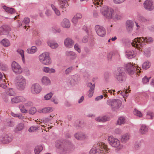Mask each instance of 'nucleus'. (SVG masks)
I'll return each mask as SVG.
<instances>
[{
    "label": "nucleus",
    "mask_w": 154,
    "mask_h": 154,
    "mask_svg": "<svg viewBox=\"0 0 154 154\" xmlns=\"http://www.w3.org/2000/svg\"><path fill=\"white\" fill-rule=\"evenodd\" d=\"M26 99L22 96H19L15 97L11 99L12 103H18L20 102H24Z\"/></svg>",
    "instance_id": "nucleus-16"
},
{
    "label": "nucleus",
    "mask_w": 154,
    "mask_h": 154,
    "mask_svg": "<svg viewBox=\"0 0 154 154\" xmlns=\"http://www.w3.org/2000/svg\"><path fill=\"white\" fill-rule=\"evenodd\" d=\"M13 137L10 134L6 133L3 134L0 137V141L4 143H7L11 142Z\"/></svg>",
    "instance_id": "nucleus-10"
},
{
    "label": "nucleus",
    "mask_w": 154,
    "mask_h": 154,
    "mask_svg": "<svg viewBox=\"0 0 154 154\" xmlns=\"http://www.w3.org/2000/svg\"><path fill=\"white\" fill-rule=\"evenodd\" d=\"M58 1L60 8L64 10L67 7V5H66L67 2L66 0H58Z\"/></svg>",
    "instance_id": "nucleus-32"
},
{
    "label": "nucleus",
    "mask_w": 154,
    "mask_h": 154,
    "mask_svg": "<svg viewBox=\"0 0 154 154\" xmlns=\"http://www.w3.org/2000/svg\"><path fill=\"white\" fill-rule=\"evenodd\" d=\"M21 112L23 113H26L27 112V110L25 109L24 106L23 105H20L19 106Z\"/></svg>",
    "instance_id": "nucleus-50"
},
{
    "label": "nucleus",
    "mask_w": 154,
    "mask_h": 154,
    "mask_svg": "<svg viewBox=\"0 0 154 154\" xmlns=\"http://www.w3.org/2000/svg\"><path fill=\"white\" fill-rule=\"evenodd\" d=\"M126 56L128 58H131L133 57L134 55V51L130 50H127L125 52Z\"/></svg>",
    "instance_id": "nucleus-31"
},
{
    "label": "nucleus",
    "mask_w": 154,
    "mask_h": 154,
    "mask_svg": "<svg viewBox=\"0 0 154 154\" xmlns=\"http://www.w3.org/2000/svg\"><path fill=\"white\" fill-rule=\"evenodd\" d=\"M80 80V76L77 74H75L71 76L69 79V83L71 85H73L78 83Z\"/></svg>",
    "instance_id": "nucleus-18"
},
{
    "label": "nucleus",
    "mask_w": 154,
    "mask_h": 154,
    "mask_svg": "<svg viewBox=\"0 0 154 154\" xmlns=\"http://www.w3.org/2000/svg\"><path fill=\"white\" fill-rule=\"evenodd\" d=\"M43 149V147L41 145L36 146L34 149L35 154H39Z\"/></svg>",
    "instance_id": "nucleus-35"
},
{
    "label": "nucleus",
    "mask_w": 154,
    "mask_h": 154,
    "mask_svg": "<svg viewBox=\"0 0 154 154\" xmlns=\"http://www.w3.org/2000/svg\"><path fill=\"white\" fill-rule=\"evenodd\" d=\"M73 69L72 66H70L67 68L65 70V73L67 75L70 73Z\"/></svg>",
    "instance_id": "nucleus-54"
},
{
    "label": "nucleus",
    "mask_w": 154,
    "mask_h": 154,
    "mask_svg": "<svg viewBox=\"0 0 154 154\" xmlns=\"http://www.w3.org/2000/svg\"><path fill=\"white\" fill-rule=\"evenodd\" d=\"M125 123V119L124 117H121L119 118L117 123L119 125L123 124Z\"/></svg>",
    "instance_id": "nucleus-41"
},
{
    "label": "nucleus",
    "mask_w": 154,
    "mask_h": 154,
    "mask_svg": "<svg viewBox=\"0 0 154 154\" xmlns=\"http://www.w3.org/2000/svg\"><path fill=\"white\" fill-rule=\"evenodd\" d=\"M150 65L151 64L150 62L148 61H146L143 63L142 67L143 69H147L150 67Z\"/></svg>",
    "instance_id": "nucleus-43"
},
{
    "label": "nucleus",
    "mask_w": 154,
    "mask_h": 154,
    "mask_svg": "<svg viewBox=\"0 0 154 154\" xmlns=\"http://www.w3.org/2000/svg\"><path fill=\"white\" fill-rule=\"evenodd\" d=\"M53 111L52 108L50 107H45L42 109H39L38 112L39 113H48Z\"/></svg>",
    "instance_id": "nucleus-24"
},
{
    "label": "nucleus",
    "mask_w": 154,
    "mask_h": 154,
    "mask_svg": "<svg viewBox=\"0 0 154 154\" xmlns=\"http://www.w3.org/2000/svg\"><path fill=\"white\" fill-rule=\"evenodd\" d=\"M51 100L55 104H57L58 103L57 100L55 97H53L51 99Z\"/></svg>",
    "instance_id": "nucleus-64"
},
{
    "label": "nucleus",
    "mask_w": 154,
    "mask_h": 154,
    "mask_svg": "<svg viewBox=\"0 0 154 154\" xmlns=\"http://www.w3.org/2000/svg\"><path fill=\"white\" fill-rule=\"evenodd\" d=\"M148 130V127L145 125H142L139 129V131L140 133L145 134L147 132Z\"/></svg>",
    "instance_id": "nucleus-27"
},
{
    "label": "nucleus",
    "mask_w": 154,
    "mask_h": 154,
    "mask_svg": "<svg viewBox=\"0 0 154 154\" xmlns=\"http://www.w3.org/2000/svg\"><path fill=\"white\" fill-rule=\"evenodd\" d=\"M42 90L41 86L38 83L33 84L31 87L30 91L31 93L37 94L39 93Z\"/></svg>",
    "instance_id": "nucleus-11"
},
{
    "label": "nucleus",
    "mask_w": 154,
    "mask_h": 154,
    "mask_svg": "<svg viewBox=\"0 0 154 154\" xmlns=\"http://www.w3.org/2000/svg\"><path fill=\"white\" fill-rule=\"evenodd\" d=\"M144 7L146 10L152 11L154 9V5L152 0H146L143 3Z\"/></svg>",
    "instance_id": "nucleus-15"
},
{
    "label": "nucleus",
    "mask_w": 154,
    "mask_h": 154,
    "mask_svg": "<svg viewBox=\"0 0 154 154\" xmlns=\"http://www.w3.org/2000/svg\"><path fill=\"white\" fill-rule=\"evenodd\" d=\"M114 77L120 83L125 82L126 76L124 68H118L117 71L115 72Z\"/></svg>",
    "instance_id": "nucleus-4"
},
{
    "label": "nucleus",
    "mask_w": 154,
    "mask_h": 154,
    "mask_svg": "<svg viewBox=\"0 0 154 154\" xmlns=\"http://www.w3.org/2000/svg\"><path fill=\"white\" fill-rule=\"evenodd\" d=\"M95 29L97 34L99 36L103 37L105 35L106 30L103 26L97 25L95 27Z\"/></svg>",
    "instance_id": "nucleus-13"
},
{
    "label": "nucleus",
    "mask_w": 154,
    "mask_h": 154,
    "mask_svg": "<svg viewBox=\"0 0 154 154\" xmlns=\"http://www.w3.org/2000/svg\"><path fill=\"white\" fill-rule=\"evenodd\" d=\"M100 11L101 14L106 18L111 19L113 18V9L109 7L104 6L101 8Z\"/></svg>",
    "instance_id": "nucleus-8"
},
{
    "label": "nucleus",
    "mask_w": 154,
    "mask_h": 154,
    "mask_svg": "<svg viewBox=\"0 0 154 154\" xmlns=\"http://www.w3.org/2000/svg\"><path fill=\"white\" fill-rule=\"evenodd\" d=\"M30 21V19L29 18L26 17H25L23 21V22L26 25L28 24Z\"/></svg>",
    "instance_id": "nucleus-56"
},
{
    "label": "nucleus",
    "mask_w": 154,
    "mask_h": 154,
    "mask_svg": "<svg viewBox=\"0 0 154 154\" xmlns=\"http://www.w3.org/2000/svg\"><path fill=\"white\" fill-rule=\"evenodd\" d=\"M11 29L9 26L4 25L0 27V35H6L8 34Z\"/></svg>",
    "instance_id": "nucleus-17"
},
{
    "label": "nucleus",
    "mask_w": 154,
    "mask_h": 154,
    "mask_svg": "<svg viewBox=\"0 0 154 154\" xmlns=\"http://www.w3.org/2000/svg\"><path fill=\"white\" fill-rule=\"evenodd\" d=\"M42 70L44 72L48 73H54L55 72V69L53 68H50L49 67H44L42 68Z\"/></svg>",
    "instance_id": "nucleus-29"
},
{
    "label": "nucleus",
    "mask_w": 154,
    "mask_h": 154,
    "mask_svg": "<svg viewBox=\"0 0 154 154\" xmlns=\"http://www.w3.org/2000/svg\"><path fill=\"white\" fill-rule=\"evenodd\" d=\"M0 69L2 71H5L8 68L7 66L2 65L0 67Z\"/></svg>",
    "instance_id": "nucleus-63"
},
{
    "label": "nucleus",
    "mask_w": 154,
    "mask_h": 154,
    "mask_svg": "<svg viewBox=\"0 0 154 154\" xmlns=\"http://www.w3.org/2000/svg\"><path fill=\"white\" fill-rule=\"evenodd\" d=\"M88 41V36H85L84 37L82 40V42L85 43L87 42Z\"/></svg>",
    "instance_id": "nucleus-61"
},
{
    "label": "nucleus",
    "mask_w": 154,
    "mask_h": 154,
    "mask_svg": "<svg viewBox=\"0 0 154 154\" xmlns=\"http://www.w3.org/2000/svg\"><path fill=\"white\" fill-rule=\"evenodd\" d=\"M109 149L104 143L99 142L94 145L91 149L89 154H102L109 152Z\"/></svg>",
    "instance_id": "nucleus-2"
},
{
    "label": "nucleus",
    "mask_w": 154,
    "mask_h": 154,
    "mask_svg": "<svg viewBox=\"0 0 154 154\" xmlns=\"http://www.w3.org/2000/svg\"><path fill=\"white\" fill-rule=\"evenodd\" d=\"M130 139V135L129 134L126 133L124 134L122 136L121 141L123 143H126Z\"/></svg>",
    "instance_id": "nucleus-30"
},
{
    "label": "nucleus",
    "mask_w": 154,
    "mask_h": 154,
    "mask_svg": "<svg viewBox=\"0 0 154 154\" xmlns=\"http://www.w3.org/2000/svg\"><path fill=\"white\" fill-rule=\"evenodd\" d=\"M52 95L53 94L51 92H50L44 96L45 99L46 100L50 99L51 98Z\"/></svg>",
    "instance_id": "nucleus-51"
},
{
    "label": "nucleus",
    "mask_w": 154,
    "mask_h": 154,
    "mask_svg": "<svg viewBox=\"0 0 154 154\" xmlns=\"http://www.w3.org/2000/svg\"><path fill=\"white\" fill-rule=\"evenodd\" d=\"M41 82L42 84L45 85H50L51 83L50 79L46 76H44L42 77L41 79Z\"/></svg>",
    "instance_id": "nucleus-26"
},
{
    "label": "nucleus",
    "mask_w": 154,
    "mask_h": 154,
    "mask_svg": "<svg viewBox=\"0 0 154 154\" xmlns=\"http://www.w3.org/2000/svg\"><path fill=\"white\" fill-rule=\"evenodd\" d=\"M37 51V48L35 46H33L31 48H28L27 50L26 51L28 54H33Z\"/></svg>",
    "instance_id": "nucleus-36"
},
{
    "label": "nucleus",
    "mask_w": 154,
    "mask_h": 154,
    "mask_svg": "<svg viewBox=\"0 0 154 154\" xmlns=\"http://www.w3.org/2000/svg\"><path fill=\"white\" fill-rule=\"evenodd\" d=\"M74 42L71 38L68 37L64 41V44L66 47L68 48H71L74 44Z\"/></svg>",
    "instance_id": "nucleus-19"
},
{
    "label": "nucleus",
    "mask_w": 154,
    "mask_h": 154,
    "mask_svg": "<svg viewBox=\"0 0 154 154\" xmlns=\"http://www.w3.org/2000/svg\"><path fill=\"white\" fill-rule=\"evenodd\" d=\"M51 6L54 13L57 16H59L60 15V11L53 4H51Z\"/></svg>",
    "instance_id": "nucleus-40"
},
{
    "label": "nucleus",
    "mask_w": 154,
    "mask_h": 154,
    "mask_svg": "<svg viewBox=\"0 0 154 154\" xmlns=\"http://www.w3.org/2000/svg\"><path fill=\"white\" fill-rule=\"evenodd\" d=\"M36 112V109L35 107H33L31 108L29 110V113L30 114L33 115Z\"/></svg>",
    "instance_id": "nucleus-52"
},
{
    "label": "nucleus",
    "mask_w": 154,
    "mask_h": 154,
    "mask_svg": "<svg viewBox=\"0 0 154 154\" xmlns=\"http://www.w3.org/2000/svg\"><path fill=\"white\" fill-rule=\"evenodd\" d=\"M18 53H19L21 56L22 58V59L23 62L25 60L24 56V51L22 49H19L17 50Z\"/></svg>",
    "instance_id": "nucleus-45"
},
{
    "label": "nucleus",
    "mask_w": 154,
    "mask_h": 154,
    "mask_svg": "<svg viewBox=\"0 0 154 154\" xmlns=\"http://www.w3.org/2000/svg\"><path fill=\"white\" fill-rule=\"evenodd\" d=\"M5 92L6 94L10 96H13L15 94L14 89L12 88H9L6 89Z\"/></svg>",
    "instance_id": "nucleus-38"
},
{
    "label": "nucleus",
    "mask_w": 154,
    "mask_h": 154,
    "mask_svg": "<svg viewBox=\"0 0 154 154\" xmlns=\"http://www.w3.org/2000/svg\"><path fill=\"white\" fill-rule=\"evenodd\" d=\"M126 0H113V2L116 4H121Z\"/></svg>",
    "instance_id": "nucleus-57"
},
{
    "label": "nucleus",
    "mask_w": 154,
    "mask_h": 154,
    "mask_svg": "<svg viewBox=\"0 0 154 154\" xmlns=\"http://www.w3.org/2000/svg\"><path fill=\"white\" fill-rule=\"evenodd\" d=\"M48 45L52 48L55 49L57 48L58 44L56 42L48 41L47 42Z\"/></svg>",
    "instance_id": "nucleus-37"
},
{
    "label": "nucleus",
    "mask_w": 154,
    "mask_h": 154,
    "mask_svg": "<svg viewBox=\"0 0 154 154\" xmlns=\"http://www.w3.org/2000/svg\"><path fill=\"white\" fill-rule=\"evenodd\" d=\"M38 127H38V126H31L29 128L28 131L30 132H34L35 131L37 130Z\"/></svg>",
    "instance_id": "nucleus-48"
},
{
    "label": "nucleus",
    "mask_w": 154,
    "mask_h": 154,
    "mask_svg": "<svg viewBox=\"0 0 154 154\" xmlns=\"http://www.w3.org/2000/svg\"><path fill=\"white\" fill-rule=\"evenodd\" d=\"M3 8L6 12L11 14H13L16 11L15 9L14 8H9L5 5L3 6Z\"/></svg>",
    "instance_id": "nucleus-33"
},
{
    "label": "nucleus",
    "mask_w": 154,
    "mask_h": 154,
    "mask_svg": "<svg viewBox=\"0 0 154 154\" xmlns=\"http://www.w3.org/2000/svg\"><path fill=\"white\" fill-rule=\"evenodd\" d=\"M8 95L6 94V93H5L2 95V97L4 99V100L6 102H7L8 100Z\"/></svg>",
    "instance_id": "nucleus-58"
},
{
    "label": "nucleus",
    "mask_w": 154,
    "mask_h": 154,
    "mask_svg": "<svg viewBox=\"0 0 154 154\" xmlns=\"http://www.w3.org/2000/svg\"><path fill=\"white\" fill-rule=\"evenodd\" d=\"M50 30L54 33H60L61 32V30L60 29H57L56 27H51Z\"/></svg>",
    "instance_id": "nucleus-47"
},
{
    "label": "nucleus",
    "mask_w": 154,
    "mask_h": 154,
    "mask_svg": "<svg viewBox=\"0 0 154 154\" xmlns=\"http://www.w3.org/2000/svg\"><path fill=\"white\" fill-rule=\"evenodd\" d=\"M1 43V44L5 47H7L10 45L9 41L6 38L3 39Z\"/></svg>",
    "instance_id": "nucleus-34"
},
{
    "label": "nucleus",
    "mask_w": 154,
    "mask_h": 154,
    "mask_svg": "<svg viewBox=\"0 0 154 154\" xmlns=\"http://www.w3.org/2000/svg\"><path fill=\"white\" fill-rule=\"evenodd\" d=\"M78 20L75 17H74L72 20V21L75 25H76L78 22Z\"/></svg>",
    "instance_id": "nucleus-59"
},
{
    "label": "nucleus",
    "mask_w": 154,
    "mask_h": 154,
    "mask_svg": "<svg viewBox=\"0 0 154 154\" xmlns=\"http://www.w3.org/2000/svg\"><path fill=\"white\" fill-rule=\"evenodd\" d=\"M24 125L23 123H20L17 125L15 130L16 131H20L24 128Z\"/></svg>",
    "instance_id": "nucleus-42"
},
{
    "label": "nucleus",
    "mask_w": 154,
    "mask_h": 154,
    "mask_svg": "<svg viewBox=\"0 0 154 154\" xmlns=\"http://www.w3.org/2000/svg\"><path fill=\"white\" fill-rule=\"evenodd\" d=\"M147 118L149 119H152L153 117V113L150 111L148 112L147 113Z\"/></svg>",
    "instance_id": "nucleus-53"
},
{
    "label": "nucleus",
    "mask_w": 154,
    "mask_h": 154,
    "mask_svg": "<svg viewBox=\"0 0 154 154\" xmlns=\"http://www.w3.org/2000/svg\"><path fill=\"white\" fill-rule=\"evenodd\" d=\"M87 85L88 87L90 88L89 90V93L88 94V96L89 97H91L93 95L95 85L94 84L92 85L91 82H89L87 83Z\"/></svg>",
    "instance_id": "nucleus-21"
},
{
    "label": "nucleus",
    "mask_w": 154,
    "mask_h": 154,
    "mask_svg": "<svg viewBox=\"0 0 154 154\" xmlns=\"http://www.w3.org/2000/svg\"><path fill=\"white\" fill-rule=\"evenodd\" d=\"M74 137L77 140H82L86 138L87 136L83 133H77L75 134Z\"/></svg>",
    "instance_id": "nucleus-25"
},
{
    "label": "nucleus",
    "mask_w": 154,
    "mask_h": 154,
    "mask_svg": "<svg viewBox=\"0 0 154 154\" xmlns=\"http://www.w3.org/2000/svg\"><path fill=\"white\" fill-rule=\"evenodd\" d=\"M46 15L48 17H49L51 15V11L49 10H46L45 12Z\"/></svg>",
    "instance_id": "nucleus-60"
},
{
    "label": "nucleus",
    "mask_w": 154,
    "mask_h": 154,
    "mask_svg": "<svg viewBox=\"0 0 154 154\" xmlns=\"http://www.w3.org/2000/svg\"><path fill=\"white\" fill-rule=\"evenodd\" d=\"M74 48L75 50L76 51L79 53H80L81 49L80 46L78 43H76L74 45Z\"/></svg>",
    "instance_id": "nucleus-49"
},
{
    "label": "nucleus",
    "mask_w": 154,
    "mask_h": 154,
    "mask_svg": "<svg viewBox=\"0 0 154 154\" xmlns=\"http://www.w3.org/2000/svg\"><path fill=\"white\" fill-rule=\"evenodd\" d=\"M113 18H118V16L120 14L119 10L118 8L116 9L114 11H113Z\"/></svg>",
    "instance_id": "nucleus-39"
},
{
    "label": "nucleus",
    "mask_w": 154,
    "mask_h": 154,
    "mask_svg": "<svg viewBox=\"0 0 154 154\" xmlns=\"http://www.w3.org/2000/svg\"><path fill=\"white\" fill-rule=\"evenodd\" d=\"M126 27L127 30L128 32H131L133 29V23L131 20H127L126 22Z\"/></svg>",
    "instance_id": "nucleus-23"
},
{
    "label": "nucleus",
    "mask_w": 154,
    "mask_h": 154,
    "mask_svg": "<svg viewBox=\"0 0 154 154\" xmlns=\"http://www.w3.org/2000/svg\"><path fill=\"white\" fill-rule=\"evenodd\" d=\"M108 140L109 144L112 147L116 148L118 150L122 149V145L120 144V141L117 138L112 136H109Z\"/></svg>",
    "instance_id": "nucleus-5"
},
{
    "label": "nucleus",
    "mask_w": 154,
    "mask_h": 154,
    "mask_svg": "<svg viewBox=\"0 0 154 154\" xmlns=\"http://www.w3.org/2000/svg\"><path fill=\"white\" fill-rule=\"evenodd\" d=\"M56 146L60 154L69 153L74 149V147L72 144L69 142L57 143L56 144Z\"/></svg>",
    "instance_id": "nucleus-1"
},
{
    "label": "nucleus",
    "mask_w": 154,
    "mask_h": 154,
    "mask_svg": "<svg viewBox=\"0 0 154 154\" xmlns=\"http://www.w3.org/2000/svg\"><path fill=\"white\" fill-rule=\"evenodd\" d=\"M107 104L111 106L112 109L113 110L118 109L121 106L122 101L118 99H111L107 100Z\"/></svg>",
    "instance_id": "nucleus-6"
},
{
    "label": "nucleus",
    "mask_w": 154,
    "mask_h": 154,
    "mask_svg": "<svg viewBox=\"0 0 154 154\" xmlns=\"http://www.w3.org/2000/svg\"><path fill=\"white\" fill-rule=\"evenodd\" d=\"M11 68L13 71L17 74H20L22 72V69L20 66L15 61L12 62Z\"/></svg>",
    "instance_id": "nucleus-12"
},
{
    "label": "nucleus",
    "mask_w": 154,
    "mask_h": 154,
    "mask_svg": "<svg viewBox=\"0 0 154 154\" xmlns=\"http://www.w3.org/2000/svg\"><path fill=\"white\" fill-rule=\"evenodd\" d=\"M96 121L99 122H104L109 120V118L106 116L98 117L95 118Z\"/></svg>",
    "instance_id": "nucleus-28"
},
{
    "label": "nucleus",
    "mask_w": 154,
    "mask_h": 154,
    "mask_svg": "<svg viewBox=\"0 0 154 154\" xmlns=\"http://www.w3.org/2000/svg\"><path fill=\"white\" fill-rule=\"evenodd\" d=\"M61 25L63 28H69L70 26V22L68 19L65 18L61 22Z\"/></svg>",
    "instance_id": "nucleus-22"
},
{
    "label": "nucleus",
    "mask_w": 154,
    "mask_h": 154,
    "mask_svg": "<svg viewBox=\"0 0 154 154\" xmlns=\"http://www.w3.org/2000/svg\"><path fill=\"white\" fill-rule=\"evenodd\" d=\"M135 41L137 43V41L140 44V45H142V42H146L147 43H151L153 42V38L150 37H146L144 38L143 37L141 38H136Z\"/></svg>",
    "instance_id": "nucleus-14"
},
{
    "label": "nucleus",
    "mask_w": 154,
    "mask_h": 154,
    "mask_svg": "<svg viewBox=\"0 0 154 154\" xmlns=\"http://www.w3.org/2000/svg\"><path fill=\"white\" fill-rule=\"evenodd\" d=\"M125 67L127 72L130 75H133L135 71L137 73L140 72V69H139L137 67L136 68L135 66H134L130 63H128L125 64Z\"/></svg>",
    "instance_id": "nucleus-9"
},
{
    "label": "nucleus",
    "mask_w": 154,
    "mask_h": 154,
    "mask_svg": "<svg viewBox=\"0 0 154 154\" xmlns=\"http://www.w3.org/2000/svg\"><path fill=\"white\" fill-rule=\"evenodd\" d=\"M75 18L78 19H81L82 17V14H77L75 15L74 16Z\"/></svg>",
    "instance_id": "nucleus-62"
},
{
    "label": "nucleus",
    "mask_w": 154,
    "mask_h": 154,
    "mask_svg": "<svg viewBox=\"0 0 154 154\" xmlns=\"http://www.w3.org/2000/svg\"><path fill=\"white\" fill-rule=\"evenodd\" d=\"M66 56L71 60L75 59L77 57L76 53L72 51H67L65 52Z\"/></svg>",
    "instance_id": "nucleus-20"
},
{
    "label": "nucleus",
    "mask_w": 154,
    "mask_h": 154,
    "mask_svg": "<svg viewBox=\"0 0 154 154\" xmlns=\"http://www.w3.org/2000/svg\"><path fill=\"white\" fill-rule=\"evenodd\" d=\"M134 115L140 117H141L143 116L141 112L136 109H134Z\"/></svg>",
    "instance_id": "nucleus-46"
},
{
    "label": "nucleus",
    "mask_w": 154,
    "mask_h": 154,
    "mask_svg": "<svg viewBox=\"0 0 154 154\" xmlns=\"http://www.w3.org/2000/svg\"><path fill=\"white\" fill-rule=\"evenodd\" d=\"M138 19L140 21L145 23H147L149 21V19L146 18L142 16H140Z\"/></svg>",
    "instance_id": "nucleus-44"
},
{
    "label": "nucleus",
    "mask_w": 154,
    "mask_h": 154,
    "mask_svg": "<svg viewBox=\"0 0 154 154\" xmlns=\"http://www.w3.org/2000/svg\"><path fill=\"white\" fill-rule=\"evenodd\" d=\"M150 79V77H149L148 79L145 76L142 79V82L143 84H145L148 82L149 81V80Z\"/></svg>",
    "instance_id": "nucleus-55"
},
{
    "label": "nucleus",
    "mask_w": 154,
    "mask_h": 154,
    "mask_svg": "<svg viewBox=\"0 0 154 154\" xmlns=\"http://www.w3.org/2000/svg\"><path fill=\"white\" fill-rule=\"evenodd\" d=\"M40 62L43 64L48 65L51 63V61L48 52H44L41 54L38 57Z\"/></svg>",
    "instance_id": "nucleus-7"
},
{
    "label": "nucleus",
    "mask_w": 154,
    "mask_h": 154,
    "mask_svg": "<svg viewBox=\"0 0 154 154\" xmlns=\"http://www.w3.org/2000/svg\"><path fill=\"white\" fill-rule=\"evenodd\" d=\"M17 88L20 91H22L25 90L26 87V80L21 75L17 76L15 79Z\"/></svg>",
    "instance_id": "nucleus-3"
}]
</instances>
